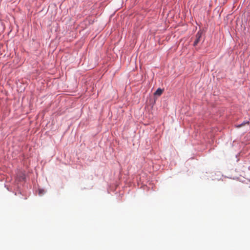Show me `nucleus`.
Masks as SVG:
<instances>
[{
	"label": "nucleus",
	"instance_id": "1",
	"mask_svg": "<svg viewBox=\"0 0 250 250\" xmlns=\"http://www.w3.org/2000/svg\"><path fill=\"white\" fill-rule=\"evenodd\" d=\"M202 35V32L201 31H199L195 36V40L193 43V46H196L199 43V42L201 41Z\"/></svg>",
	"mask_w": 250,
	"mask_h": 250
},
{
	"label": "nucleus",
	"instance_id": "2",
	"mask_svg": "<svg viewBox=\"0 0 250 250\" xmlns=\"http://www.w3.org/2000/svg\"><path fill=\"white\" fill-rule=\"evenodd\" d=\"M163 92V90L160 88H159L157 89V90L155 92L154 95L156 96H160Z\"/></svg>",
	"mask_w": 250,
	"mask_h": 250
},
{
	"label": "nucleus",
	"instance_id": "3",
	"mask_svg": "<svg viewBox=\"0 0 250 250\" xmlns=\"http://www.w3.org/2000/svg\"><path fill=\"white\" fill-rule=\"evenodd\" d=\"M249 124V122H244V123H243L242 124H240V125H238L237 126V127H242V126H243L245 125L246 124Z\"/></svg>",
	"mask_w": 250,
	"mask_h": 250
}]
</instances>
